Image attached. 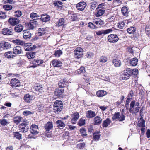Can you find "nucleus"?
I'll list each match as a JSON object with an SVG mask.
<instances>
[{"label": "nucleus", "instance_id": "nucleus-45", "mask_svg": "<svg viewBox=\"0 0 150 150\" xmlns=\"http://www.w3.org/2000/svg\"><path fill=\"white\" fill-rule=\"evenodd\" d=\"M34 88L35 90L37 91L40 93L41 92L43 91V88L41 85L35 86L34 87Z\"/></svg>", "mask_w": 150, "mask_h": 150}, {"label": "nucleus", "instance_id": "nucleus-41", "mask_svg": "<svg viewBox=\"0 0 150 150\" xmlns=\"http://www.w3.org/2000/svg\"><path fill=\"white\" fill-rule=\"evenodd\" d=\"M64 19L63 18L59 19L57 23V25L58 27L61 26L64 23Z\"/></svg>", "mask_w": 150, "mask_h": 150}, {"label": "nucleus", "instance_id": "nucleus-46", "mask_svg": "<svg viewBox=\"0 0 150 150\" xmlns=\"http://www.w3.org/2000/svg\"><path fill=\"white\" fill-rule=\"evenodd\" d=\"M22 119V117L18 116L15 117L14 118L13 121L14 123L18 124L20 122Z\"/></svg>", "mask_w": 150, "mask_h": 150}, {"label": "nucleus", "instance_id": "nucleus-44", "mask_svg": "<svg viewBox=\"0 0 150 150\" xmlns=\"http://www.w3.org/2000/svg\"><path fill=\"white\" fill-rule=\"evenodd\" d=\"M94 24L93 22V23L90 22L88 24V26L91 29H96L98 27L95 25Z\"/></svg>", "mask_w": 150, "mask_h": 150}, {"label": "nucleus", "instance_id": "nucleus-1", "mask_svg": "<svg viewBox=\"0 0 150 150\" xmlns=\"http://www.w3.org/2000/svg\"><path fill=\"white\" fill-rule=\"evenodd\" d=\"M140 109L139 103L135 101H132L130 105L129 112L132 114H136L139 112Z\"/></svg>", "mask_w": 150, "mask_h": 150}, {"label": "nucleus", "instance_id": "nucleus-10", "mask_svg": "<svg viewBox=\"0 0 150 150\" xmlns=\"http://www.w3.org/2000/svg\"><path fill=\"white\" fill-rule=\"evenodd\" d=\"M125 71L129 72L131 75H133L134 76H135L138 74V70L136 69H134L132 70L130 68H127Z\"/></svg>", "mask_w": 150, "mask_h": 150}, {"label": "nucleus", "instance_id": "nucleus-8", "mask_svg": "<svg viewBox=\"0 0 150 150\" xmlns=\"http://www.w3.org/2000/svg\"><path fill=\"white\" fill-rule=\"evenodd\" d=\"M38 25V21L35 20H30L28 24L29 29H33L35 27Z\"/></svg>", "mask_w": 150, "mask_h": 150}, {"label": "nucleus", "instance_id": "nucleus-47", "mask_svg": "<svg viewBox=\"0 0 150 150\" xmlns=\"http://www.w3.org/2000/svg\"><path fill=\"white\" fill-rule=\"evenodd\" d=\"M62 54V51L59 50L56 51L55 52L54 55L56 57H59Z\"/></svg>", "mask_w": 150, "mask_h": 150}, {"label": "nucleus", "instance_id": "nucleus-7", "mask_svg": "<svg viewBox=\"0 0 150 150\" xmlns=\"http://www.w3.org/2000/svg\"><path fill=\"white\" fill-rule=\"evenodd\" d=\"M86 6V3L84 1L81 2L76 4V7L78 10L83 11Z\"/></svg>", "mask_w": 150, "mask_h": 150}, {"label": "nucleus", "instance_id": "nucleus-52", "mask_svg": "<svg viewBox=\"0 0 150 150\" xmlns=\"http://www.w3.org/2000/svg\"><path fill=\"white\" fill-rule=\"evenodd\" d=\"M33 64H35V63H37V66L39 65L42 64L43 62V61L41 59H37V60H34L33 62Z\"/></svg>", "mask_w": 150, "mask_h": 150}, {"label": "nucleus", "instance_id": "nucleus-9", "mask_svg": "<svg viewBox=\"0 0 150 150\" xmlns=\"http://www.w3.org/2000/svg\"><path fill=\"white\" fill-rule=\"evenodd\" d=\"M112 31V30L111 29H108L106 30H102L96 32V34L98 35H100L103 34L104 35L108 34Z\"/></svg>", "mask_w": 150, "mask_h": 150}, {"label": "nucleus", "instance_id": "nucleus-62", "mask_svg": "<svg viewBox=\"0 0 150 150\" xmlns=\"http://www.w3.org/2000/svg\"><path fill=\"white\" fill-rule=\"evenodd\" d=\"M32 114L31 112L28 111H25L23 112V114L24 115H27Z\"/></svg>", "mask_w": 150, "mask_h": 150}, {"label": "nucleus", "instance_id": "nucleus-17", "mask_svg": "<svg viewBox=\"0 0 150 150\" xmlns=\"http://www.w3.org/2000/svg\"><path fill=\"white\" fill-rule=\"evenodd\" d=\"M20 20L17 18H10V25L14 26L18 24Z\"/></svg>", "mask_w": 150, "mask_h": 150}, {"label": "nucleus", "instance_id": "nucleus-64", "mask_svg": "<svg viewBox=\"0 0 150 150\" xmlns=\"http://www.w3.org/2000/svg\"><path fill=\"white\" fill-rule=\"evenodd\" d=\"M71 19H72V21H74L76 20L77 18V17L76 16V15L75 14H72L71 16Z\"/></svg>", "mask_w": 150, "mask_h": 150}, {"label": "nucleus", "instance_id": "nucleus-51", "mask_svg": "<svg viewBox=\"0 0 150 150\" xmlns=\"http://www.w3.org/2000/svg\"><path fill=\"white\" fill-rule=\"evenodd\" d=\"M125 116L123 114H120L119 113V118H118V120L119 121L122 122L124 121L125 120Z\"/></svg>", "mask_w": 150, "mask_h": 150}, {"label": "nucleus", "instance_id": "nucleus-53", "mask_svg": "<svg viewBox=\"0 0 150 150\" xmlns=\"http://www.w3.org/2000/svg\"><path fill=\"white\" fill-rule=\"evenodd\" d=\"M119 116V113L116 112L113 115L112 118V120H118V118Z\"/></svg>", "mask_w": 150, "mask_h": 150}, {"label": "nucleus", "instance_id": "nucleus-37", "mask_svg": "<svg viewBox=\"0 0 150 150\" xmlns=\"http://www.w3.org/2000/svg\"><path fill=\"white\" fill-rule=\"evenodd\" d=\"M13 137L16 138L18 140H20L21 139L22 135L19 133V132H13Z\"/></svg>", "mask_w": 150, "mask_h": 150}, {"label": "nucleus", "instance_id": "nucleus-50", "mask_svg": "<svg viewBox=\"0 0 150 150\" xmlns=\"http://www.w3.org/2000/svg\"><path fill=\"white\" fill-rule=\"evenodd\" d=\"M78 125L79 126H82L85 125V120L82 118L80 119L78 122Z\"/></svg>", "mask_w": 150, "mask_h": 150}, {"label": "nucleus", "instance_id": "nucleus-49", "mask_svg": "<svg viewBox=\"0 0 150 150\" xmlns=\"http://www.w3.org/2000/svg\"><path fill=\"white\" fill-rule=\"evenodd\" d=\"M145 120H143L139 122L137 125L139 127H141L142 128L145 127Z\"/></svg>", "mask_w": 150, "mask_h": 150}, {"label": "nucleus", "instance_id": "nucleus-12", "mask_svg": "<svg viewBox=\"0 0 150 150\" xmlns=\"http://www.w3.org/2000/svg\"><path fill=\"white\" fill-rule=\"evenodd\" d=\"M53 125L52 122H47L45 125L44 128L46 132L50 131L53 128Z\"/></svg>", "mask_w": 150, "mask_h": 150}, {"label": "nucleus", "instance_id": "nucleus-20", "mask_svg": "<svg viewBox=\"0 0 150 150\" xmlns=\"http://www.w3.org/2000/svg\"><path fill=\"white\" fill-rule=\"evenodd\" d=\"M112 62L113 64L115 67H119L121 65V61L118 59H114Z\"/></svg>", "mask_w": 150, "mask_h": 150}, {"label": "nucleus", "instance_id": "nucleus-3", "mask_svg": "<svg viewBox=\"0 0 150 150\" xmlns=\"http://www.w3.org/2000/svg\"><path fill=\"white\" fill-rule=\"evenodd\" d=\"M28 123L24 122L19 125V130L22 132H27L29 129V127L28 126Z\"/></svg>", "mask_w": 150, "mask_h": 150}, {"label": "nucleus", "instance_id": "nucleus-61", "mask_svg": "<svg viewBox=\"0 0 150 150\" xmlns=\"http://www.w3.org/2000/svg\"><path fill=\"white\" fill-rule=\"evenodd\" d=\"M51 131L45 132L46 136L48 137H50L52 136Z\"/></svg>", "mask_w": 150, "mask_h": 150}, {"label": "nucleus", "instance_id": "nucleus-19", "mask_svg": "<svg viewBox=\"0 0 150 150\" xmlns=\"http://www.w3.org/2000/svg\"><path fill=\"white\" fill-rule=\"evenodd\" d=\"M96 115L95 112L91 110L87 111L86 113V117L88 118H93L95 117Z\"/></svg>", "mask_w": 150, "mask_h": 150}, {"label": "nucleus", "instance_id": "nucleus-57", "mask_svg": "<svg viewBox=\"0 0 150 150\" xmlns=\"http://www.w3.org/2000/svg\"><path fill=\"white\" fill-rule=\"evenodd\" d=\"M85 144L84 143H79L77 144V148L82 149L84 147Z\"/></svg>", "mask_w": 150, "mask_h": 150}, {"label": "nucleus", "instance_id": "nucleus-5", "mask_svg": "<svg viewBox=\"0 0 150 150\" xmlns=\"http://www.w3.org/2000/svg\"><path fill=\"white\" fill-rule=\"evenodd\" d=\"M83 50L82 48L77 47L75 50L74 53L76 57L79 58L83 55Z\"/></svg>", "mask_w": 150, "mask_h": 150}, {"label": "nucleus", "instance_id": "nucleus-56", "mask_svg": "<svg viewBox=\"0 0 150 150\" xmlns=\"http://www.w3.org/2000/svg\"><path fill=\"white\" fill-rule=\"evenodd\" d=\"M118 27L121 29H122L125 25V23L123 21H121L119 22L118 23Z\"/></svg>", "mask_w": 150, "mask_h": 150}, {"label": "nucleus", "instance_id": "nucleus-40", "mask_svg": "<svg viewBox=\"0 0 150 150\" xmlns=\"http://www.w3.org/2000/svg\"><path fill=\"white\" fill-rule=\"evenodd\" d=\"M127 31V32L130 34H133L136 31V28L134 27H131L128 28Z\"/></svg>", "mask_w": 150, "mask_h": 150}, {"label": "nucleus", "instance_id": "nucleus-42", "mask_svg": "<svg viewBox=\"0 0 150 150\" xmlns=\"http://www.w3.org/2000/svg\"><path fill=\"white\" fill-rule=\"evenodd\" d=\"M7 117H8L7 116L5 115L4 116V118L5 119H2L0 120V123L1 125L4 126L8 123L7 121L8 120L6 119Z\"/></svg>", "mask_w": 150, "mask_h": 150}, {"label": "nucleus", "instance_id": "nucleus-16", "mask_svg": "<svg viewBox=\"0 0 150 150\" xmlns=\"http://www.w3.org/2000/svg\"><path fill=\"white\" fill-rule=\"evenodd\" d=\"M68 84L67 80L65 79H62L59 81L58 85L61 88L64 87Z\"/></svg>", "mask_w": 150, "mask_h": 150}, {"label": "nucleus", "instance_id": "nucleus-43", "mask_svg": "<svg viewBox=\"0 0 150 150\" xmlns=\"http://www.w3.org/2000/svg\"><path fill=\"white\" fill-rule=\"evenodd\" d=\"M30 43H25L24 46V48L26 51H29L31 50V48L30 47Z\"/></svg>", "mask_w": 150, "mask_h": 150}, {"label": "nucleus", "instance_id": "nucleus-36", "mask_svg": "<svg viewBox=\"0 0 150 150\" xmlns=\"http://www.w3.org/2000/svg\"><path fill=\"white\" fill-rule=\"evenodd\" d=\"M1 47L4 49H7L9 48V44L7 42H1Z\"/></svg>", "mask_w": 150, "mask_h": 150}, {"label": "nucleus", "instance_id": "nucleus-18", "mask_svg": "<svg viewBox=\"0 0 150 150\" xmlns=\"http://www.w3.org/2000/svg\"><path fill=\"white\" fill-rule=\"evenodd\" d=\"M31 129V132L32 134H38V132L37 131L38 129V126L37 125H32Z\"/></svg>", "mask_w": 150, "mask_h": 150}, {"label": "nucleus", "instance_id": "nucleus-2", "mask_svg": "<svg viewBox=\"0 0 150 150\" xmlns=\"http://www.w3.org/2000/svg\"><path fill=\"white\" fill-rule=\"evenodd\" d=\"M63 103L60 100H56L54 105L53 110L54 112L56 113L60 112L63 108Z\"/></svg>", "mask_w": 150, "mask_h": 150}, {"label": "nucleus", "instance_id": "nucleus-35", "mask_svg": "<svg viewBox=\"0 0 150 150\" xmlns=\"http://www.w3.org/2000/svg\"><path fill=\"white\" fill-rule=\"evenodd\" d=\"M26 55L27 57L30 59H31L35 57V52H33L27 53Z\"/></svg>", "mask_w": 150, "mask_h": 150}, {"label": "nucleus", "instance_id": "nucleus-32", "mask_svg": "<svg viewBox=\"0 0 150 150\" xmlns=\"http://www.w3.org/2000/svg\"><path fill=\"white\" fill-rule=\"evenodd\" d=\"M64 92V90L61 88H59L58 89L56 90L54 92V94L56 96H59L62 95Z\"/></svg>", "mask_w": 150, "mask_h": 150}, {"label": "nucleus", "instance_id": "nucleus-21", "mask_svg": "<svg viewBox=\"0 0 150 150\" xmlns=\"http://www.w3.org/2000/svg\"><path fill=\"white\" fill-rule=\"evenodd\" d=\"M23 38L25 39H30L31 37V34L30 31L28 30L24 31Z\"/></svg>", "mask_w": 150, "mask_h": 150}, {"label": "nucleus", "instance_id": "nucleus-11", "mask_svg": "<svg viewBox=\"0 0 150 150\" xmlns=\"http://www.w3.org/2000/svg\"><path fill=\"white\" fill-rule=\"evenodd\" d=\"M72 117L73 118L71 120V122L73 124H75L79 118V114L77 112L74 113L72 115Z\"/></svg>", "mask_w": 150, "mask_h": 150}, {"label": "nucleus", "instance_id": "nucleus-54", "mask_svg": "<svg viewBox=\"0 0 150 150\" xmlns=\"http://www.w3.org/2000/svg\"><path fill=\"white\" fill-rule=\"evenodd\" d=\"M54 4L59 8L62 6V3L60 1H54L53 3Z\"/></svg>", "mask_w": 150, "mask_h": 150}, {"label": "nucleus", "instance_id": "nucleus-34", "mask_svg": "<svg viewBox=\"0 0 150 150\" xmlns=\"http://www.w3.org/2000/svg\"><path fill=\"white\" fill-rule=\"evenodd\" d=\"M129 62L131 65L133 66H135L137 64L138 59L137 58H134L130 60Z\"/></svg>", "mask_w": 150, "mask_h": 150}, {"label": "nucleus", "instance_id": "nucleus-38", "mask_svg": "<svg viewBox=\"0 0 150 150\" xmlns=\"http://www.w3.org/2000/svg\"><path fill=\"white\" fill-rule=\"evenodd\" d=\"M45 28H39L38 30V33H37L38 35L39 36H41L42 35H43L45 33Z\"/></svg>", "mask_w": 150, "mask_h": 150}, {"label": "nucleus", "instance_id": "nucleus-4", "mask_svg": "<svg viewBox=\"0 0 150 150\" xmlns=\"http://www.w3.org/2000/svg\"><path fill=\"white\" fill-rule=\"evenodd\" d=\"M107 39L110 43H115L118 41L119 38L116 34H110L108 36Z\"/></svg>", "mask_w": 150, "mask_h": 150}, {"label": "nucleus", "instance_id": "nucleus-59", "mask_svg": "<svg viewBox=\"0 0 150 150\" xmlns=\"http://www.w3.org/2000/svg\"><path fill=\"white\" fill-rule=\"evenodd\" d=\"M80 131L82 135L83 136H86L87 134H86V130L84 129H81Z\"/></svg>", "mask_w": 150, "mask_h": 150}, {"label": "nucleus", "instance_id": "nucleus-39", "mask_svg": "<svg viewBox=\"0 0 150 150\" xmlns=\"http://www.w3.org/2000/svg\"><path fill=\"white\" fill-rule=\"evenodd\" d=\"M100 135L99 134V132L94 133L93 134V139L95 141H98L100 138Z\"/></svg>", "mask_w": 150, "mask_h": 150}, {"label": "nucleus", "instance_id": "nucleus-58", "mask_svg": "<svg viewBox=\"0 0 150 150\" xmlns=\"http://www.w3.org/2000/svg\"><path fill=\"white\" fill-rule=\"evenodd\" d=\"M100 60L101 62H105L107 61V59L106 57L102 56L100 58Z\"/></svg>", "mask_w": 150, "mask_h": 150}, {"label": "nucleus", "instance_id": "nucleus-29", "mask_svg": "<svg viewBox=\"0 0 150 150\" xmlns=\"http://www.w3.org/2000/svg\"><path fill=\"white\" fill-rule=\"evenodd\" d=\"M130 76L129 72L126 71L121 75V77L122 79L127 80L129 78Z\"/></svg>", "mask_w": 150, "mask_h": 150}, {"label": "nucleus", "instance_id": "nucleus-14", "mask_svg": "<svg viewBox=\"0 0 150 150\" xmlns=\"http://www.w3.org/2000/svg\"><path fill=\"white\" fill-rule=\"evenodd\" d=\"M33 98V96L28 94L25 95L23 97V99L25 102L30 103L32 101Z\"/></svg>", "mask_w": 150, "mask_h": 150}, {"label": "nucleus", "instance_id": "nucleus-33", "mask_svg": "<svg viewBox=\"0 0 150 150\" xmlns=\"http://www.w3.org/2000/svg\"><path fill=\"white\" fill-rule=\"evenodd\" d=\"M40 19L43 22H46L50 20V17L49 15H42Z\"/></svg>", "mask_w": 150, "mask_h": 150}, {"label": "nucleus", "instance_id": "nucleus-13", "mask_svg": "<svg viewBox=\"0 0 150 150\" xmlns=\"http://www.w3.org/2000/svg\"><path fill=\"white\" fill-rule=\"evenodd\" d=\"M93 22L97 26H100L104 24V21L100 18H96L94 19Z\"/></svg>", "mask_w": 150, "mask_h": 150}, {"label": "nucleus", "instance_id": "nucleus-27", "mask_svg": "<svg viewBox=\"0 0 150 150\" xmlns=\"http://www.w3.org/2000/svg\"><path fill=\"white\" fill-rule=\"evenodd\" d=\"M30 17L33 20L36 21L38 19H39L40 16L37 13L32 12L30 14Z\"/></svg>", "mask_w": 150, "mask_h": 150}, {"label": "nucleus", "instance_id": "nucleus-22", "mask_svg": "<svg viewBox=\"0 0 150 150\" xmlns=\"http://www.w3.org/2000/svg\"><path fill=\"white\" fill-rule=\"evenodd\" d=\"M22 52L21 47L19 46L15 47L13 49V52L16 54H20Z\"/></svg>", "mask_w": 150, "mask_h": 150}, {"label": "nucleus", "instance_id": "nucleus-28", "mask_svg": "<svg viewBox=\"0 0 150 150\" xmlns=\"http://www.w3.org/2000/svg\"><path fill=\"white\" fill-rule=\"evenodd\" d=\"M111 122L110 119L109 118H107L103 122L102 126L103 127H107Z\"/></svg>", "mask_w": 150, "mask_h": 150}, {"label": "nucleus", "instance_id": "nucleus-25", "mask_svg": "<svg viewBox=\"0 0 150 150\" xmlns=\"http://www.w3.org/2000/svg\"><path fill=\"white\" fill-rule=\"evenodd\" d=\"M23 26L22 25L19 24L16 25L14 27V30L15 32L19 33L23 30Z\"/></svg>", "mask_w": 150, "mask_h": 150}, {"label": "nucleus", "instance_id": "nucleus-15", "mask_svg": "<svg viewBox=\"0 0 150 150\" xmlns=\"http://www.w3.org/2000/svg\"><path fill=\"white\" fill-rule=\"evenodd\" d=\"M102 120L100 117L96 116L93 119V124L95 125H100L101 123Z\"/></svg>", "mask_w": 150, "mask_h": 150}, {"label": "nucleus", "instance_id": "nucleus-26", "mask_svg": "<svg viewBox=\"0 0 150 150\" xmlns=\"http://www.w3.org/2000/svg\"><path fill=\"white\" fill-rule=\"evenodd\" d=\"M122 14L124 16H128L129 14V10L127 7L126 6L123 7L121 9Z\"/></svg>", "mask_w": 150, "mask_h": 150}, {"label": "nucleus", "instance_id": "nucleus-63", "mask_svg": "<svg viewBox=\"0 0 150 150\" xmlns=\"http://www.w3.org/2000/svg\"><path fill=\"white\" fill-rule=\"evenodd\" d=\"M145 30L146 31L150 32V25L149 24L146 25L145 28Z\"/></svg>", "mask_w": 150, "mask_h": 150}, {"label": "nucleus", "instance_id": "nucleus-30", "mask_svg": "<svg viewBox=\"0 0 150 150\" xmlns=\"http://www.w3.org/2000/svg\"><path fill=\"white\" fill-rule=\"evenodd\" d=\"M98 11L96 13V15L97 17H99L102 15L105 12V10L103 8L100 9H97Z\"/></svg>", "mask_w": 150, "mask_h": 150}, {"label": "nucleus", "instance_id": "nucleus-60", "mask_svg": "<svg viewBox=\"0 0 150 150\" xmlns=\"http://www.w3.org/2000/svg\"><path fill=\"white\" fill-rule=\"evenodd\" d=\"M113 2L117 6H119L122 3V0H113Z\"/></svg>", "mask_w": 150, "mask_h": 150}, {"label": "nucleus", "instance_id": "nucleus-55", "mask_svg": "<svg viewBox=\"0 0 150 150\" xmlns=\"http://www.w3.org/2000/svg\"><path fill=\"white\" fill-rule=\"evenodd\" d=\"M14 13L15 15H14V16L17 17H19L22 15V12L19 10H18L15 11Z\"/></svg>", "mask_w": 150, "mask_h": 150}, {"label": "nucleus", "instance_id": "nucleus-31", "mask_svg": "<svg viewBox=\"0 0 150 150\" xmlns=\"http://www.w3.org/2000/svg\"><path fill=\"white\" fill-rule=\"evenodd\" d=\"M107 94V92L105 91L102 90L98 91L96 92V95L99 97H103Z\"/></svg>", "mask_w": 150, "mask_h": 150}, {"label": "nucleus", "instance_id": "nucleus-23", "mask_svg": "<svg viewBox=\"0 0 150 150\" xmlns=\"http://www.w3.org/2000/svg\"><path fill=\"white\" fill-rule=\"evenodd\" d=\"M57 127L60 129H63L65 126V124L62 121L58 120L56 122Z\"/></svg>", "mask_w": 150, "mask_h": 150}, {"label": "nucleus", "instance_id": "nucleus-6", "mask_svg": "<svg viewBox=\"0 0 150 150\" xmlns=\"http://www.w3.org/2000/svg\"><path fill=\"white\" fill-rule=\"evenodd\" d=\"M10 83L11 84V86L12 88H16L20 86L19 80L16 78L11 79Z\"/></svg>", "mask_w": 150, "mask_h": 150}, {"label": "nucleus", "instance_id": "nucleus-24", "mask_svg": "<svg viewBox=\"0 0 150 150\" xmlns=\"http://www.w3.org/2000/svg\"><path fill=\"white\" fill-rule=\"evenodd\" d=\"M62 63L60 61L56 60H53L52 61V64L54 67H59L62 65Z\"/></svg>", "mask_w": 150, "mask_h": 150}, {"label": "nucleus", "instance_id": "nucleus-48", "mask_svg": "<svg viewBox=\"0 0 150 150\" xmlns=\"http://www.w3.org/2000/svg\"><path fill=\"white\" fill-rule=\"evenodd\" d=\"M2 33L4 35H9V29L8 28H4L2 30Z\"/></svg>", "mask_w": 150, "mask_h": 150}]
</instances>
